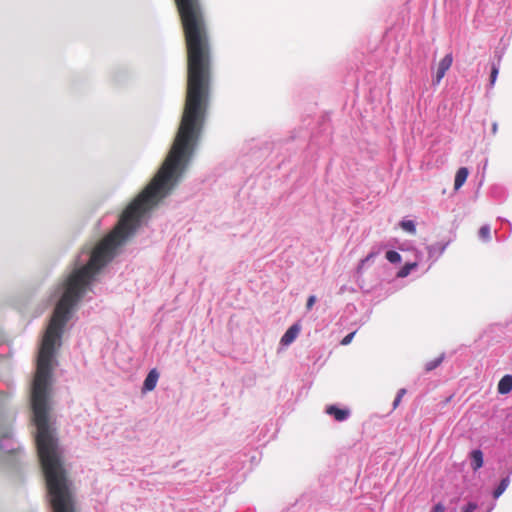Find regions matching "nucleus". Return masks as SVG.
<instances>
[{"mask_svg":"<svg viewBox=\"0 0 512 512\" xmlns=\"http://www.w3.org/2000/svg\"><path fill=\"white\" fill-rule=\"evenodd\" d=\"M499 73V68L496 65L492 66L491 74H490V85L493 86L496 82L497 76Z\"/></svg>","mask_w":512,"mask_h":512,"instance_id":"obj_15","label":"nucleus"},{"mask_svg":"<svg viewBox=\"0 0 512 512\" xmlns=\"http://www.w3.org/2000/svg\"><path fill=\"white\" fill-rule=\"evenodd\" d=\"M497 390L500 394H508L512 390V375L503 376L497 386Z\"/></svg>","mask_w":512,"mask_h":512,"instance_id":"obj_5","label":"nucleus"},{"mask_svg":"<svg viewBox=\"0 0 512 512\" xmlns=\"http://www.w3.org/2000/svg\"><path fill=\"white\" fill-rule=\"evenodd\" d=\"M417 267V263L416 262H412V263H406L398 272H397V277L399 278H405L407 277L410 272Z\"/></svg>","mask_w":512,"mask_h":512,"instance_id":"obj_8","label":"nucleus"},{"mask_svg":"<svg viewBox=\"0 0 512 512\" xmlns=\"http://www.w3.org/2000/svg\"><path fill=\"white\" fill-rule=\"evenodd\" d=\"M373 257H374V253H370L365 259L361 260V263L358 267V271H360L363 268V265L366 261L370 260Z\"/></svg>","mask_w":512,"mask_h":512,"instance_id":"obj_20","label":"nucleus"},{"mask_svg":"<svg viewBox=\"0 0 512 512\" xmlns=\"http://www.w3.org/2000/svg\"><path fill=\"white\" fill-rule=\"evenodd\" d=\"M158 379L159 373L157 372L156 369H152L144 380L142 392H149L154 390L158 382Z\"/></svg>","mask_w":512,"mask_h":512,"instance_id":"obj_2","label":"nucleus"},{"mask_svg":"<svg viewBox=\"0 0 512 512\" xmlns=\"http://www.w3.org/2000/svg\"><path fill=\"white\" fill-rule=\"evenodd\" d=\"M472 468L474 471L480 469L483 466V453L481 450H473L471 452Z\"/></svg>","mask_w":512,"mask_h":512,"instance_id":"obj_7","label":"nucleus"},{"mask_svg":"<svg viewBox=\"0 0 512 512\" xmlns=\"http://www.w3.org/2000/svg\"><path fill=\"white\" fill-rule=\"evenodd\" d=\"M300 332V327L297 324L292 325L288 328V330L284 333V335L281 338V344L283 345H289L291 344L296 337L298 336Z\"/></svg>","mask_w":512,"mask_h":512,"instance_id":"obj_3","label":"nucleus"},{"mask_svg":"<svg viewBox=\"0 0 512 512\" xmlns=\"http://www.w3.org/2000/svg\"><path fill=\"white\" fill-rule=\"evenodd\" d=\"M356 334V331H353L351 333H349L348 335H346L342 340H341V345H348L351 343V341L353 340L354 336Z\"/></svg>","mask_w":512,"mask_h":512,"instance_id":"obj_16","label":"nucleus"},{"mask_svg":"<svg viewBox=\"0 0 512 512\" xmlns=\"http://www.w3.org/2000/svg\"><path fill=\"white\" fill-rule=\"evenodd\" d=\"M469 171L466 167H461L457 170L454 180V188L458 190L466 182Z\"/></svg>","mask_w":512,"mask_h":512,"instance_id":"obj_6","label":"nucleus"},{"mask_svg":"<svg viewBox=\"0 0 512 512\" xmlns=\"http://www.w3.org/2000/svg\"><path fill=\"white\" fill-rule=\"evenodd\" d=\"M400 226L406 232H409L411 234L416 233L415 223L412 220H403L400 222Z\"/></svg>","mask_w":512,"mask_h":512,"instance_id":"obj_10","label":"nucleus"},{"mask_svg":"<svg viewBox=\"0 0 512 512\" xmlns=\"http://www.w3.org/2000/svg\"><path fill=\"white\" fill-rule=\"evenodd\" d=\"M476 509L477 504L474 502H470L463 508V512H474Z\"/></svg>","mask_w":512,"mask_h":512,"instance_id":"obj_17","label":"nucleus"},{"mask_svg":"<svg viewBox=\"0 0 512 512\" xmlns=\"http://www.w3.org/2000/svg\"><path fill=\"white\" fill-rule=\"evenodd\" d=\"M315 302H316V297L314 295L309 296L307 299V303H306L307 310H310L313 307V305L315 304Z\"/></svg>","mask_w":512,"mask_h":512,"instance_id":"obj_18","label":"nucleus"},{"mask_svg":"<svg viewBox=\"0 0 512 512\" xmlns=\"http://www.w3.org/2000/svg\"><path fill=\"white\" fill-rule=\"evenodd\" d=\"M497 131H498V124H497V122H494L492 124V134L496 135Z\"/></svg>","mask_w":512,"mask_h":512,"instance_id":"obj_21","label":"nucleus"},{"mask_svg":"<svg viewBox=\"0 0 512 512\" xmlns=\"http://www.w3.org/2000/svg\"><path fill=\"white\" fill-rule=\"evenodd\" d=\"M453 62L452 54H447L438 64L436 76L434 79V84L438 85L443 77L445 76L446 72L450 69Z\"/></svg>","mask_w":512,"mask_h":512,"instance_id":"obj_1","label":"nucleus"},{"mask_svg":"<svg viewBox=\"0 0 512 512\" xmlns=\"http://www.w3.org/2000/svg\"><path fill=\"white\" fill-rule=\"evenodd\" d=\"M326 413L335 418L336 421H344L349 416V410L341 409L334 405H330L326 408Z\"/></svg>","mask_w":512,"mask_h":512,"instance_id":"obj_4","label":"nucleus"},{"mask_svg":"<svg viewBox=\"0 0 512 512\" xmlns=\"http://www.w3.org/2000/svg\"><path fill=\"white\" fill-rule=\"evenodd\" d=\"M406 394V389L402 388L398 391L395 400L393 402V409H396L398 405L400 404L403 396Z\"/></svg>","mask_w":512,"mask_h":512,"instance_id":"obj_14","label":"nucleus"},{"mask_svg":"<svg viewBox=\"0 0 512 512\" xmlns=\"http://www.w3.org/2000/svg\"><path fill=\"white\" fill-rule=\"evenodd\" d=\"M508 485H509V479L508 478L502 479L499 486L495 489V491L493 493L494 498H498L506 490Z\"/></svg>","mask_w":512,"mask_h":512,"instance_id":"obj_11","label":"nucleus"},{"mask_svg":"<svg viewBox=\"0 0 512 512\" xmlns=\"http://www.w3.org/2000/svg\"><path fill=\"white\" fill-rule=\"evenodd\" d=\"M385 256L391 263H399L401 261V255L393 250L387 251Z\"/></svg>","mask_w":512,"mask_h":512,"instance_id":"obj_12","label":"nucleus"},{"mask_svg":"<svg viewBox=\"0 0 512 512\" xmlns=\"http://www.w3.org/2000/svg\"><path fill=\"white\" fill-rule=\"evenodd\" d=\"M443 360H444V354H441L439 357L427 362L424 367L425 371L430 372V371L434 370L443 362Z\"/></svg>","mask_w":512,"mask_h":512,"instance_id":"obj_9","label":"nucleus"},{"mask_svg":"<svg viewBox=\"0 0 512 512\" xmlns=\"http://www.w3.org/2000/svg\"><path fill=\"white\" fill-rule=\"evenodd\" d=\"M479 236L483 240H489L490 239V227L487 225L482 226L479 230Z\"/></svg>","mask_w":512,"mask_h":512,"instance_id":"obj_13","label":"nucleus"},{"mask_svg":"<svg viewBox=\"0 0 512 512\" xmlns=\"http://www.w3.org/2000/svg\"><path fill=\"white\" fill-rule=\"evenodd\" d=\"M444 511H445V507H444V505H443V504H441V503H438V504H436V505L433 507V509H432V511H431V512H444Z\"/></svg>","mask_w":512,"mask_h":512,"instance_id":"obj_19","label":"nucleus"}]
</instances>
